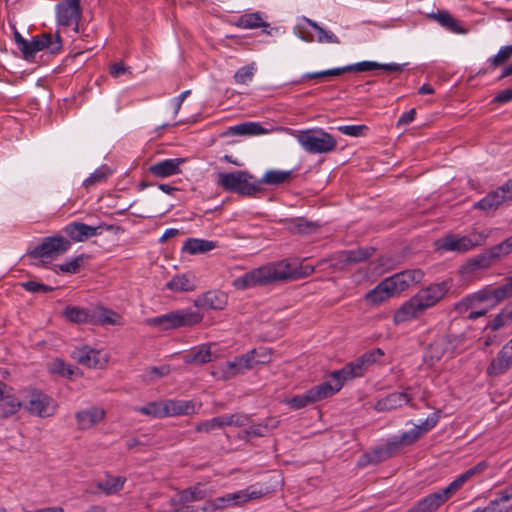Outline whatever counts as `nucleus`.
Segmentation results:
<instances>
[{"mask_svg":"<svg viewBox=\"0 0 512 512\" xmlns=\"http://www.w3.org/2000/svg\"><path fill=\"white\" fill-rule=\"evenodd\" d=\"M314 271L311 265L292 267L287 261L268 264L253 269L233 280V287L246 290L258 285H265L274 281L299 279L310 275Z\"/></svg>","mask_w":512,"mask_h":512,"instance_id":"obj_1","label":"nucleus"},{"mask_svg":"<svg viewBox=\"0 0 512 512\" xmlns=\"http://www.w3.org/2000/svg\"><path fill=\"white\" fill-rule=\"evenodd\" d=\"M384 353L380 348L372 349L352 362L347 363L342 369L331 373L335 384L323 382L308 390L312 403H316L337 393L344 382L363 375L364 371Z\"/></svg>","mask_w":512,"mask_h":512,"instance_id":"obj_2","label":"nucleus"},{"mask_svg":"<svg viewBox=\"0 0 512 512\" xmlns=\"http://www.w3.org/2000/svg\"><path fill=\"white\" fill-rule=\"evenodd\" d=\"M489 467L487 461L478 462L454 479L447 487L430 493L418 500L407 512H435L447 502L463 485L475 476L483 474Z\"/></svg>","mask_w":512,"mask_h":512,"instance_id":"obj_3","label":"nucleus"},{"mask_svg":"<svg viewBox=\"0 0 512 512\" xmlns=\"http://www.w3.org/2000/svg\"><path fill=\"white\" fill-rule=\"evenodd\" d=\"M203 317V314L198 310L183 308L148 318L146 319V324L152 327H157L162 331H167L195 326L203 320Z\"/></svg>","mask_w":512,"mask_h":512,"instance_id":"obj_4","label":"nucleus"},{"mask_svg":"<svg viewBox=\"0 0 512 512\" xmlns=\"http://www.w3.org/2000/svg\"><path fill=\"white\" fill-rule=\"evenodd\" d=\"M294 137L300 146L310 154H325L335 150L336 139L323 129L294 131Z\"/></svg>","mask_w":512,"mask_h":512,"instance_id":"obj_5","label":"nucleus"},{"mask_svg":"<svg viewBox=\"0 0 512 512\" xmlns=\"http://www.w3.org/2000/svg\"><path fill=\"white\" fill-rule=\"evenodd\" d=\"M218 183L226 191L245 196H252L260 192L258 181L247 171L220 173Z\"/></svg>","mask_w":512,"mask_h":512,"instance_id":"obj_6","label":"nucleus"},{"mask_svg":"<svg viewBox=\"0 0 512 512\" xmlns=\"http://www.w3.org/2000/svg\"><path fill=\"white\" fill-rule=\"evenodd\" d=\"M23 409L30 415L40 418L52 417L58 409L57 402L40 390H31L23 401Z\"/></svg>","mask_w":512,"mask_h":512,"instance_id":"obj_7","label":"nucleus"},{"mask_svg":"<svg viewBox=\"0 0 512 512\" xmlns=\"http://www.w3.org/2000/svg\"><path fill=\"white\" fill-rule=\"evenodd\" d=\"M70 247L71 242L63 236L45 237L41 244L27 252V256L44 262L65 253Z\"/></svg>","mask_w":512,"mask_h":512,"instance_id":"obj_8","label":"nucleus"},{"mask_svg":"<svg viewBox=\"0 0 512 512\" xmlns=\"http://www.w3.org/2000/svg\"><path fill=\"white\" fill-rule=\"evenodd\" d=\"M254 358L255 351H248L241 356L235 357L232 361L220 365L212 374L220 379L229 380L252 369L254 367Z\"/></svg>","mask_w":512,"mask_h":512,"instance_id":"obj_9","label":"nucleus"},{"mask_svg":"<svg viewBox=\"0 0 512 512\" xmlns=\"http://www.w3.org/2000/svg\"><path fill=\"white\" fill-rule=\"evenodd\" d=\"M62 43L59 34L43 33L27 41V50L22 51L25 60L34 59L39 51L46 50L51 54H56L61 50Z\"/></svg>","mask_w":512,"mask_h":512,"instance_id":"obj_10","label":"nucleus"},{"mask_svg":"<svg viewBox=\"0 0 512 512\" xmlns=\"http://www.w3.org/2000/svg\"><path fill=\"white\" fill-rule=\"evenodd\" d=\"M103 229L114 233L123 231V229L117 225H99L94 227L81 222L69 223L65 226L64 231L66 235L75 242H84L91 237L101 235Z\"/></svg>","mask_w":512,"mask_h":512,"instance_id":"obj_11","label":"nucleus"},{"mask_svg":"<svg viewBox=\"0 0 512 512\" xmlns=\"http://www.w3.org/2000/svg\"><path fill=\"white\" fill-rule=\"evenodd\" d=\"M487 234L481 232L475 239L468 236L448 235L436 242L438 249L443 251L466 252L484 242Z\"/></svg>","mask_w":512,"mask_h":512,"instance_id":"obj_12","label":"nucleus"},{"mask_svg":"<svg viewBox=\"0 0 512 512\" xmlns=\"http://www.w3.org/2000/svg\"><path fill=\"white\" fill-rule=\"evenodd\" d=\"M450 287L451 285L448 281L431 284L428 287L419 290L412 297L424 312L426 309L434 306L441 299H443L449 291Z\"/></svg>","mask_w":512,"mask_h":512,"instance_id":"obj_13","label":"nucleus"},{"mask_svg":"<svg viewBox=\"0 0 512 512\" xmlns=\"http://www.w3.org/2000/svg\"><path fill=\"white\" fill-rule=\"evenodd\" d=\"M82 15L80 0H62L56 5V16L59 25L74 26L77 30Z\"/></svg>","mask_w":512,"mask_h":512,"instance_id":"obj_14","label":"nucleus"},{"mask_svg":"<svg viewBox=\"0 0 512 512\" xmlns=\"http://www.w3.org/2000/svg\"><path fill=\"white\" fill-rule=\"evenodd\" d=\"M424 278V272L421 269H410L396 273L387 278L394 294H399L409 287L420 283Z\"/></svg>","mask_w":512,"mask_h":512,"instance_id":"obj_15","label":"nucleus"},{"mask_svg":"<svg viewBox=\"0 0 512 512\" xmlns=\"http://www.w3.org/2000/svg\"><path fill=\"white\" fill-rule=\"evenodd\" d=\"M412 391V387H407L405 391L390 393L376 402L375 409L379 412H383L397 409L404 405L414 407L412 404L414 398Z\"/></svg>","mask_w":512,"mask_h":512,"instance_id":"obj_16","label":"nucleus"},{"mask_svg":"<svg viewBox=\"0 0 512 512\" xmlns=\"http://www.w3.org/2000/svg\"><path fill=\"white\" fill-rule=\"evenodd\" d=\"M512 367V338L501 348L487 367L489 376H499Z\"/></svg>","mask_w":512,"mask_h":512,"instance_id":"obj_17","label":"nucleus"},{"mask_svg":"<svg viewBox=\"0 0 512 512\" xmlns=\"http://www.w3.org/2000/svg\"><path fill=\"white\" fill-rule=\"evenodd\" d=\"M235 25L238 28L247 30L261 28L262 32L266 35H272L274 31H277L276 28L264 20L263 14L259 11L242 14L238 17Z\"/></svg>","mask_w":512,"mask_h":512,"instance_id":"obj_18","label":"nucleus"},{"mask_svg":"<svg viewBox=\"0 0 512 512\" xmlns=\"http://www.w3.org/2000/svg\"><path fill=\"white\" fill-rule=\"evenodd\" d=\"M73 357L79 364L88 368H102L107 362L104 353L87 346L76 349Z\"/></svg>","mask_w":512,"mask_h":512,"instance_id":"obj_19","label":"nucleus"},{"mask_svg":"<svg viewBox=\"0 0 512 512\" xmlns=\"http://www.w3.org/2000/svg\"><path fill=\"white\" fill-rule=\"evenodd\" d=\"M216 344L207 343L201 344L190 349L184 356V361L187 364H205L217 358Z\"/></svg>","mask_w":512,"mask_h":512,"instance_id":"obj_20","label":"nucleus"},{"mask_svg":"<svg viewBox=\"0 0 512 512\" xmlns=\"http://www.w3.org/2000/svg\"><path fill=\"white\" fill-rule=\"evenodd\" d=\"M105 415L106 411L98 406H92L87 409L80 410L75 414L77 427L80 430L90 429L102 422Z\"/></svg>","mask_w":512,"mask_h":512,"instance_id":"obj_21","label":"nucleus"},{"mask_svg":"<svg viewBox=\"0 0 512 512\" xmlns=\"http://www.w3.org/2000/svg\"><path fill=\"white\" fill-rule=\"evenodd\" d=\"M228 302L227 295L222 291H208L194 300V306L204 310H222Z\"/></svg>","mask_w":512,"mask_h":512,"instance_id":"obj_22","label":"nucleus"},{"mask_svg":"<svg viewBox=\"0 0 512 512\" xmlns=\"http://www.w3.org/2000/svg\"><path fill=\"white\" fill-rule=\"evenodd\" d=\"M183 158H170L158 161L149 166L148 172L156 178H167L181 172L180 165L184 163Z\"/></svg>","mask_w":512,"mask_h":512,"instance_id":"obj_23","label":"nucleus"},{"mask_svg":"<svg viewBox=\"0 0 512 512\" xmlns=\"http://www.w3.org/2000/svg\"><path fill=\"white\" fill-rule=\"evenodd\" d=\"M165 417L191 415L196 412V403L191 400L168 399L164 401Z\"/></svg>","mask_w":512,"mask_h":512,"instance_id":"obj_24","label":"nucleus"},{"mask_svg":"<svg viewBox=\"0 0 512 512\" xmlns=\"http://www.w3.org/2000/svg\"><path fill=\"white\" fill-rule=\"evenodd\" d=\"M92 324L122 326L124 321L119 313L103 306H98L92 310Z\"/></svg>","mask_w":512,"mask_h":512,"instance_id":"obj_25","label":"nucleus"},{"mask_svg":"<svg viewBox=\"0 0 512 512\" xmlns=\"http://www.w3.org/2000/svg\"><path fill=\"white\" fill-rule=\"evenodd\" d=\"M422 309L418 306L413 297L401 305V307L394 314L395 324H401L418 317L422 314Z\"/></svg>","mask_w":512,"mask_h":512,"instance_id":"obj_26","label":"nucleus"},{"mask_svg":"<svg viewBox=\"0 0 512 512\" xmlns=\"http://www.w3.org/2000/svg\"><path fill=\"white\" fill-rule=\"evenodd\" d=\"M217 247V242L199 239V238H188L183 246L182 252L190 255L203 254L209 252Z\"/></svg>","mask_w":512,"mask_h":512,"instance_id":"obj_27","label":"nucleus"},{"mask_svg":"<svg viewBox=\"0 0 512 512\" xmlns=\"http://www.w3.org/2000/svg\"><path fill=\"white\" fill-rule=\"evenodd\" d=\"M232 506L242 505L250 500L260 498L264 492L263 488L258 485H250L245 489L229 493Z\"/></svg>","mask_w":512,"mask_h":512,"instance_id":"obj_28","label":"nucleus"},{"mask_svg":"<svg viewBox=\"0 0 512 512\" xmlns=\"http://www.w3.org/2000/svg\"><path fill=\"white\" fill-rule=\"evenodd\" d=\"M267 130L257 122H243L231 126L225 132V135L233 136H256L265 134Z\"/></svg>","mask_w":512,"mask_h":512,"instance_id":"obj_29","label":"nucleus"},{"mask_svg":"<svg viewBox=\"0 0 512 512\" xmlns=\"http://www.w3.org/2000/svg\"><path fill=\"white\" fill-rule=\"evenodd\" d=\"M195 287V276L192 273L176 275L166 284V288L173 292H189Z\"/></svg>","mask_w":512,"mask_h":512,"instance_id":"obj_30","label":"nucleus"},{"mask_svg":"<svg viewBox=\"0 0 512 512\" xmlns=\"http://www.w3.org/2000/svg\"><path fill=\"white\" fill-rule=\"evenodd\" d=\"M394 295L395 294L386 278L366 294V300L367 302L375 305L382 303Z\"/></svg>","mask_w":512,"mask_h":512,"instance_id":"obj_31","label":"nucleus"},{"mask_svg":"<svg viewBox=\"0 0 512 512\" xmlns=\"http://www.w3.org/2000/svg\"><path fill=\"white\" fill-rule=\"evenodd\" d=\"M505 202V196L500 191H491L485 197L474 203L475 209L482 210L484 212L495 211L502 203Z\"/></svg>","mask_w":512,"mask_h":512,"instance_id":"obj_32","label":"nucleus"},{"mask_svg":"<svg viewBox=\"0 0 512 512\" xmlns=\"http://www.w3.org/2000/svg\"><path fill=\"white\" fill-rule=\"evenodd\" d=\"M293 172L291 170H268L261 179L257 180L259 188L261 185H281L292 178Z\"/></svg>","mask_w":512,"mask_h":512,"instance_id":"obj_33","label":"nucleus"},{"mask_svg":"<svg viewBox=\"0 0 512 512\" xmlns=\"http://www.w3.org/2000/svg\"><path fill=\"white\" fill-rule=\"evenodd\" d=\"M277 426V421L268 419L263 423L250 425L247 429L239 434V438L243 440H250L254 437H263L265 434Z\"/></svg>","mask_w":512,"mask_h":512,"instance_id":"obj_34","label":"nucleus"},{"mask_svg":"<svg viewBox=\"0 0 512 512\" xmlns=\"http://www.w3.org/2000/svg\"><path fill=\"white\" fill-rule=\"evenodd\" d=\"M64 316L73 323H89L92 324V310L77 306H68L63 312Z\"/></svg>","mask_w":512,"mask_h":512,"instance_id":"obj_35","label":"nucleus"},{"mask_svg":"<svg viewBox=\"0 0 512 512\" xmlns=\"http://www.w3.org/2000/svg\"><path fill=\"white\" fill-rule=\"evenodd\" d=\"M497 512L512 510V484L498 493V496L489 502Z\"/></svg>","mask_w":512,"mask_h":512,"instance_id":"obj_36","label":"nucleus"},{"mask_svg":"<svg viewBox=\"0 0 512 512\" xmlns=\"http://www.w3.org/2000/svg\"><path fill=\"white\" fill-rule=\"evenodd\" d=\"M497 262L499 261L494 255L492 249L489 248L483 253L469 259L468 265L471 267V269H487Z\"/></svg>","mask_w":512,"mask_h":512,"instance_id":"obj_37","label":"nucleus"},{"mask_svg":"<svg viewBox=\"0 0 512 512\" xmlns=\"http://www.w3.org/2000/svg\"><path fill=\"white\" fill-rule=\"evenodd\" d=\"M126 479L120 476H107L105 479L98 481L97 488L107 495H111L120 491Z\"/></svg>","mask_w":512,"mask_h":512,"instance_id":"obj_38","label":"nucleus"},{"mask_svg":"<svg viewBox=\"0 0 512 512\" xmlns=\"http://www.w3.org/2000/svg\"><path fill=\"white\" fill-rule=\"evenodd\" d=\"M304 21L317 32V42L331 44L340 43L339 38L332 31L324 29L316 21L309 18H304Z\"/></svg>","mask_w":512,"mask_h":512,"instance_id":"obj_39","label":"nucleus"},{"mask_svg":"<svg viewBox=\"0 0 512 512\" xmlns=\"http://www.w3.org/2000/svg\"><path fill=\"white\" fill-rule=\"evenodd\" d=\"M1 402H0V413L3 417L7 418L16 412L19 411V409L23 408V401H20L14 396H2Z\"/></svg>","mask_w":512,"mask_h":512,"instance_id":"obj_40","label":"nucleus"},{"mask_svg":"<svg viewBox=\"0 0 512 512\" xmlns=\"http://www.w3.org/2000/svg\"><path fill=\"white\" fill-rule=\"evenodd\" d=\"M403 447L400 439L396 437L392 441L387 442L383 447L374 450L377 461H382L392 457Z\"/></svg>","mask_w":512,"mask_h":512,"instance_id":"obj_41","label":"nucleus"},{"mask_svg":"<svg viewBox=\"0 0 512 512\" xmlns=\"http://www.w3.org/2000/svg\"><path fill=\"white\" fill-rule=\"evenodd\" d=\"M371 256V249H355L342 251L339 254V259L345 264L357 263L366 260Z\"/></svg>","mask_w":512,"mask_h":512,"instance_id":"obj_42","label":"nucleus"},{"mask_svg":"<svg viewBox=\"0 0 512 512\" xmlns=\"http://www.w3.org/2000/svg\"><path fill=\"white\" fill-rule=\"evenodd\" d=\"M448 343L444 339H439L431 343L426 351L425 359H429L430 365L439 361L446 352Z\"/></svg>","mask_w":512,"mask_h":512,"instance_id":"obj_43","label":"nucleus"},{"mask_svg":"<svg viewBox=\"0 0 512 512\" xmlns=\"http://www.w3.org/2000/svg\"><path fill=\"white\" fill-rule=\"evenodd\" d=\"M181 505L205 499L206 492L200 484L179 491Z\"/></svg>","mask_w":512,"mask_h":512,"instance_id":"obj_44","label":"nucleus"},{"mask_svg":"<svg viewBox=\"0 0 512 512\" xmlns=\"http://www.w3.org/2000/svg\"><path fill=\"white\" fill-rule=\"evenodd\" d=\"M432 16L441 26L445 27L449 31L453 33H465V30L460 27L459 23L448 12H438Z\"/></svg>","mask_w":512,"mask_h":512,"instance_id":"obj_45","label":"nucleus"},{"mask_svg":"<svg viewBox=\"0 0 512 512\" xmlns=\"http://www.w3.org/2000/svg\"><path fill=\"white\" fill-rule=\"evenodd\" d=\"M135 411L140 414L147 415L153 418H164L165 410H164V401H153L149 402L147 405L143 407H136Z\"/></svg>","mask_w":512,"mask_h":512,"instance_id":"obj_46","label":"nucleus"},{"mask_svg":"<svg viewBox=\"0 0 512 512\" xmlns=\"http://www.w3.org/2000/svg\"><path fill=\"white\" fill-rule=\"evenodd\" d=\"M255 72H256V65H255V63H251V64H248L246 66L239 68L235 72L233 79H234L235 83H237V84L247 85L250 82H252Z\"/></svg>","mask_w":512,"mask_h":512,"instance_id":"obj_47","label":"nucleus"},{"mask_svg":"<svg viewBox=\"0 0 512 512\" xmlns=\"http://www.w3.org/2000/svg\"><path fill=\"white\" fill-rule=\"evenodd\" d=\"M110 174L111 170L106 165H103L91 173L90 176L84 180L83 185L86 189H89L95 184L104 182Z\"/></svg>","mask_w":512,"mask_h":512,"instance_id":"obj_48","label":"nucleus"},{"mask_svg":"<svg viewBox=\"0 0 512 512\" xmlns=\"http://www.w3.org/2000/svg\"><path fill=\"white\" fill-rule=\"evenodd\" d=\"M497 291H498V287L495 289L485 288V289L478 291L474 295V298H475V300H477L479 302H488L489 303L488 306L492 307L506 299V298H499V296L496 294Z\"/></svg>","mask_w":512,"mask_h":512,"instance_id":"obj_49","label":"nucleus"},{"mask_svg":"<svg viewBox=\"0 0 512 512\" xmlns=\"http://www.w3.org/2000/svg\"><path fill=\"white\" fill-rule=\"evenodd\" d=\"M223 423L225 426L244 427L248 426L251 422L250 416L243 413H235L230 415H222Z\"/></svg>","mask_w":512,"mask_h":512,"instance_id":"obj_50","label":"nucleus"},{"mask_svg":"<svg viewBox=\"0 0 512 512\" xmlns=\"http://www.w3.org/2000/svg\"><path fill=\"white\" fill-rule=\"evenodd\" d=\"M284 403L293 410H299L301 408H304L312 403V400L310 398V395L308 393V390L301 394V395H295L291 398H287L284 400Z\"/></svg>","mask_w":512,"mask_h":512,"instance_id":"obj_51","label":"nucleus"},{"mask_svg":"<svg viewBox=\"0 0 512 512\" xmlns=\"http://www.w3.org/2000/svg\"><path fill=\"white\" fill-rule=\"evenodd\" d=\"M75 368L66 364L61 359H55L49 364V371L61 376L71 377L74 374Z\"/></svg>","mask_w":512,"mask_h":512,"instance_id":"obj_52","label":"nucleus"},{"mask_svg":"<svg viewBox=\"0 0 512 512\" xmlns=\"http://www.w3.org/2000/svg\"><path fill=\"white\" fill-rule=\"evenodd\" d=\"M491 249L497 260H502L512 253V235L503 240L501 243L492 246Z\"/></svg>","mask_w":512,"mask_h":512,"instance_id":"obj_53","label":"nucleus"},{"mask_svg":"<svg viewBox=\"0 0 512 512\" xmlns=\"http://www.w3.org/2000/svg\"><path fill=\"white\" fill-rule=\"evenodd\" d=\"M224 427L223 416H217L208 420H205L196 426L198 432L208 433L210 431L221 429Z\"/></svg>","mask_w":512,"mask_h":512,"instance_id":"obj_54","label":"nucleus"},{"mask_svg":"<svg viewBox=\"0 0 512 512\" xmlns=\"http://www.w3.org/2000/svg\"><path fill=\"white\" fill-rule=\"evenodd\" d=\"M379 69V63L374 61H362L343 67L345 72H365Z\"/></svg>","mask_w":512,"mask_h":512,"instance_id":"obj_55","label":"nucleus"},{"mask_svg":"<svg viewBox=\"0 0 512 512\" xmlns=\"http://www.w3.org/2000/svg\"><path fill=\"white\" fill-rule=\"evenodd\" d=\"M439 419V412H434L428 415V417L420 424L416 425L415 429L419 430L420 436H422L425 433L429 432L431 429H433L439 422Z\"/></svg>","mask_w":512,"mask_h":512,"instance_id":"obj_56","label":"nucleus"},{"mask_svg":"<svg viewBox=\"0 0 512 512\" xmlns=\"http://www.w3.org/2000/svg\"><path fill=\"white\" fill-rule=\"evenodd\" d=\"M170 373V367L167 365H163L160 367H150L147 369L143 375L146 381H154L158 378L164 377Z\"/></svg>","mask_w":512,"mask_h":512,"instance_id":"obj_57","label":"nucleus"},{"mask_svg":"<svg viewBox=\"0 0 512 512\" xmlns=\"http://www.w3.org/2000/svg\"><path fill=\"white\" fill-rule=\"evenodd\" d=\"M83 262V255L72 258L71 260L58 265V268L63 273L74 274L79 271V268Z\"/></svg>","mask_w":512,"mask_h":512,"instance_id":"obj_58","label":"nucleus"},{"mask_svg":"<svg viewBox=\"0 0 512 512\" xmlns=\"http://www.w3.org/2000/svg\"><path fill=\"white\" fill-rule=\"evenodd\" d=\"M512 55V45L503 46L499 49L498 53L494 55L490 62L494 66H498L508 60Z\"/></svg>","mask_w":512,"mask_h":512,"instance_id":"obj_59","label":"nucleus"},{"mask_svg":"<svg viewBox=\"0 0 512 512\" xmlns=\"http://www.w3.org/2000/svg\"><path fill=\"white\" fill-rule=\"evenodd\" d=\"M345 73V70H343V67L338 68H332L328 70H323L319 72H312V73H306L303 75V79H314V78H322L327 76H339L341 74Z\"/></svg>","mask_w":512,"mask_h":512,"instance_id":"obj_60","label":"nucleus"},{"mask_svg":"<svg viewBox=\"0 0 512 512\" xmlns=\"http://www.w3.org/2000/svg\"><path fill=\"white\" fill-rule=\"evenodd\" d=\"M342 134L351 136V137H359L363 135V132L367 130L366 125H342L337 128Z\"/></svg>","mask_w":512,"mask_h":512,"instance_id":"obj_61","label":"nucleus"},{"mask_svg":"<svg viewBox=\"0 0 512 512\" xmlns=\"http://www.w3.org/2000/svg\"><path fill=\"white\" fill-rule=\"evenodd\" d=\"M21 285L26 291L32 293H47L53 290L52 287L35 281H26Z\"/></svg>","mask_w":512,"mask_h":512,"instance_id":"obj_62","label":"nucleus"},{"mask_svg":"<svg viewBox=\"0 0 512 512\" xmlns=\"http://www.w3.org/2000/svg\"><path fill=\"white\" fill-rule=\"evenodd\" d=\"M419 430L415 427L409 431L403 432L398 438L400 439L403 446L410 445L416 442L420 438Z\"/></svg>","mask_w":512,"mask_h":512,"instance_id":"obj_63","label":"nucleus"},{"mask_svg":"<svg viewBox=\"0 0 512 512\" xmlns=\"http://www.w3.org/2000/svg\"><path fill=\"white\" fill-rule=\"evenodd\" d=\"M255 351L254 366L256 364H266L271 361V354L267 348L252 349Z\"/></svg>","mask_w":512,"mask_h":512,"instance_id":"obj_64","label":"nucleus"}]
</instances>
